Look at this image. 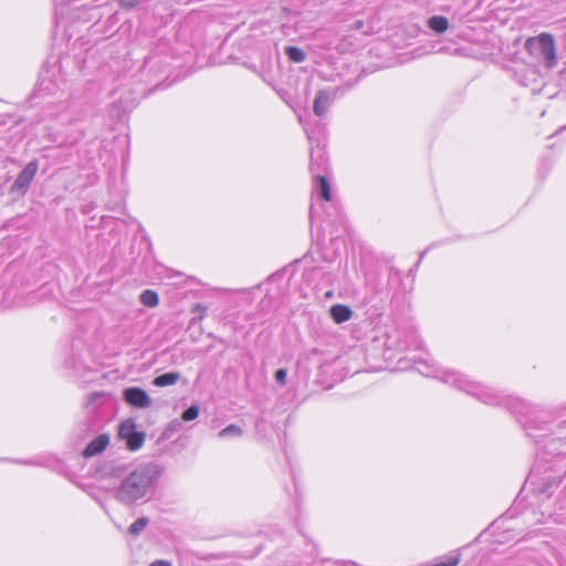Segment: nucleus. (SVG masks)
<instances>
[{"instance_id":"obj_8","label":"nucleus","mask_w":566,"mask_h":566,"mask_svg":"<svg viewBox=\"0 0 566 566\" xmlns=\"http://www.w3.org/2000/svg\"><path fill=\"white\" fill-rule=\"evenodd\" d=\"M109 443V438L106 434H99L93 441H91L87 447L83 450V455L85 458L95 457L102 453L107 444Z\"/></svg>"},{"instance_id":"obj_1","label":"nucleus","mask_w":566,"mask_h":566,"mask_svg":"<svg viewBox=\"0 0 566 566\" xmlns=\"http://www.w3.org/2000/svg\"><path fill=\"white\" fill-rule=\"evenodd\" d=\"M158 467L142 464L129 472L116 489L114 497L124 505H133L150 499L159 476Z\"/></svg>"},{"instance_id":"obj_22","label":"nucleus","mask_w":566,"mask_h":566,"mask_svg":"<svg viewBox=\"0 0 566 566\" xmlns=\"http://www.w3.org/2000/svg\"><path fill=\"white\" fill-rule=\"evenodd\" d=\"M149 566H171V564L167 560L159 559L151 563Z\"/></svg>"},{"instance_id":"obj_5","label":"nucleus","mask_w":566,"mask_h":566,"mask_svg":"<svg viewBox=\"0 0 566 566\" xmlns=\"http://www.w3.org/2000/svg\"><path fill=\"white\" fill-rule=\"evenodd\" d=\"M134 423H123L119 429V434L125 437L127 440V447L132 451H136L142 448L145 434L143 432L132 431Z\"/></svg>"},{"instance_id":"obj_10","label":"nucleus","mask_w":566,"mask_h":566,"mask_svg":"<svg viewBox=\"0 0 566 566\" xmlns=\"http://www.w3.org/2000/svg\"><path fill=\"white\" fill-rule=\"evenodd\" d=\"M180 379L179 373H166L154 378L153 384L156 387H166L175 385Z\"/></svg>"},{"instance_id":"obj_14","label":"nucleus","mask_w":566,"mask_h":566,"mask_svg":"<svg viewBox=\"0 0 566 566\" xmlns=\"http://www.w3.org/2000/svg\"><path fill=\"white\" fill-rule=\"evenodd\" d=\"M242 436V429L237 424H229L224 429L220 430L218 432V437L220 439H226L229 437H241Z\"/></svg>"},{"instance_id":"obj_7","label":"nucleus","mask_w":566,"mask_h":566,"mask_svg":"<svg viewBox=\"0 0 566 566\" xmlns=\"http://www.w3.org/2000/svg\"><path fill=\"white\" fill-rule=\"evenodd\" d=\"M332 104V97L327 91L321 90L317 92L314 99L313 112L316 116L322 117L326 114Z\"/></svg>"},{"instance_id":"obj_20","label":"nucleus","mask_w":566,"mask_h":566,"mask_svg":"<svg viewBox=\"0 0 566 566\" xmlns=\"http://www.w3.org/2000/svg\"><path fill=\"white\" fill-rule=\"evenodd\" d=\"M286 370L281 368V369H277L276 373H275V380L281 384V385H284L285 384V379H286Z\"/></svg>"},{"instance_id":"obj_3","label":"nucleus","mask_w":566,"mask_h":566,"mask_svg":"<svg viewBox=\"0 0 566 566\" xmlns=\"http://www.w3.org/2000/svg\"><path fill=\"white\" fill-rule=\"evenodd\" d=\"M525 48L530 53L542 56L546 67L553 69L557 65L556 45L552 34L544 32L535 38H530L526 40Z\"/></svg>"},{"instance_id":"obj_13","label":"nucleus","mask_w":566,"mask_h":566,"mask_svg":"<svg viewBox=\"0 0 566 566\" xmlns=\"http://www.w3.org/2000/svg\"><path fill=\"white\" fill-rule=\"evenodd\" d=\"M285 53L289 56V59L295 63H302L305 61V57H306L303 50H301L300 48H296V46H287L285 49Z\"/></svg>"},{"instance_id":"obj_9","label":"nucleus","mask_w":566,"mask_h":566,"mask_svg":"<svg viewBox=\"0 0 566 566\" xmlns=\"http://www.w3.org/2000/svg\"><path fill=\"white\" fill-rule=\"evenodd\" d=\"M331 316L336 323H344L352 317V310L346 305H333L331 307Z\"/></svg>"},{"instance_id":"obj_17","label":"nucleus","mask_w":566,"mask_h":566,"mask_svg":"<svg viewBox=\"0 0 566 566\" xmlns=\"http://www.w3.org/2000/svg\"><path fill=\"white\" fill-rule=\"evenodd\" d=\"M198 416H199V408H198V406L193 405V406H190L189 408H187L182 412L181 419L184 421H191V420H195Z\"/></svg>"},{"instance_id":"obj_21","label":"nucleus","mask_w":566,"mask_h":566,"mask_svg":"<svg viewBox=\"0 0 566 566\" xmlns=\"http://www.w3.org/2000/svg\"><path fill=\"white\" fill-rule=\"evenodd\" d=\"M104 397L103 392H94L90 396V403L97 402L99 399Z\"/></svg>"},{"instance_id":"obj_6","label":"nucleus","mask_w":566,"mask_h":566,"mask_svg":"<svg viewBox=\"0 0 566 566\" xmlns=\"http://www.w3.org/2000/svg\"><path fill=\"white\" fill-rule=\"evenodd\" d=\"M38 170V163L32 160L27 164L23 170L18 175L13 182V188L17 190L25 191L33 180Z\"/></svg>"},{"instance_id":"obj_2","label":"nucleus","mask_w":566,"mask_h":566,"mask_svg":"<svg viewBox=\"0 0 566 566\" xmlns=\"http://www.w3.org/2000/svg\"><path fill=\"white\" fill-rule=\"evenodd\" d=\"M428 377L439 378L441 381L451 384L470 395L478 397L485 403H497L496 395L489 388H484L482 385L478 382L470 381L465 379L462 375L457 374L452 370H447L443 368H434L432 371H422Z\"/></svg>"},{"instance_id":"obj_18","label":"nucleus","mask_w":566,"mask_h":566,"mask_svg":"<svg viewBox=\"0 0 566 566\" xmlns=\"http://www.w3.org/2000/svg\"><path fill=\"white\" fill-rule=\"evenodd\" d=\"M318 159H319L321 161H324V155H323L321 151H318V154H317V158H315V151H314V150H312V151H311V160H312V161H311V171H312L313 174H315V172L317 171L316 166L318 165V163H317V160H318Z\"/></svg>"},{"instance_id":"obj_16","label":"nucleus","mask_w":566,"mask_h":566,"mask_svg":"<svg viewBox=\"0 0 566 566\" xmlns=\"http://www.w3.org/2000/svg\"><path fill=\"white\" fill-rule=\"evenodd\" d=\"M317 181L321 188V196L324 200L329 201L332 198L331 186L324 176H317Z\"/></svg>"},{"instance_id":"obj_4","label":"nucleus","mask_w":566,"mask_h":566,"mask_svg":"<svg viewBox=\"0 0 566 566\" xmlns=\"http://www.w3.org/2000/svg\"><path fill=\"white\" fill-rule=\"evenodd\" d=\"M123 399L130 406L138 409L149 408L153 403L149 395L139 387H128L123 391Z\"/></svg>"},{"instance_id":"obj_12","label":"nucleus","mask_w":566,"mask_h":566,"mask_svg":"<svg viewBox=\"0 0 566 566\" xmlns=\"http://www.w3.org/2000/svg\"><path fill=\"white\" fill-rule=\"evenodd\" d=\"M158 295L151 290H146L140 294V302L145 306L154 307L158 304Z\"/></svg>"},{"instance_id":"obj_19","label":"nucleus","mask_w":566,"mask_h":566,"mask_svg":"<svg viewBox=\"0 0 566 566\" xmlns=\"http://www.w3.org/2000/svg\"><path fill=\"white\" fill-rule=\"evenodd\" d=\"M119 6L125 10H132L136 8L140 0H118Z\"/></svg>"},{"instance_id":"obj_11","label":"nucleus","mask_w":566,"mask_h":566,"mask_svg":"<svg viewBox=\"0 0 566 566\" xmlns=\"http://www.w3.org/2000/svg\"><path fill=\"white\" fill-rule=\"evenodd\" d=\"M428 25L437 33H443L449 27V21L443 15H433L429 19Z\"/></svg>"},{"instance_id":"obj_15","label":"nucleus","mask_w":566,"mask_h":566,"mask_svg":"<svg viewBox=\"0 0 566 566\" xmlns=\"http://www.w3.org/2000/svg\"><path fill=\"white\" fill-rule=\"evenodd\" d=\"M149 520L145 516L137 518L128 528L129 534L137 536L139 535L148 525Z\"/></svg>"}]
</instances>
